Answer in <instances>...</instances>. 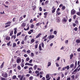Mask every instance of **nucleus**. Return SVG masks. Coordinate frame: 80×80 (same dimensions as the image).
I'll return each mask as SVG.
<instances>
[{
  "instance_id": "53",
  "label": "nucleus",
  "mask_w": 80,
  "mask_h": 80,
  "mask_svg": "<svg viewBox=\"0 0 80 80\" xmlns=\"http://www.w3.org/2000/svg\"><path fill=\"white\" fill-rule=\"evenodd\" d=\"M71 77L72 78V79H74V78H75V75H72L71 76Z\"/></svg>"
},
{
  "instance_id": "4",
  "label": "nucleus",
  "mask_w": 80,
  "mask_h": 80,
  "mask_svg": "<svg viewBox=\"0 0 80 80\" xmlns=\"http://www.w3.org/2000/svg\"><path fill=\"white\" fill-rule=\"evenodd\" d=\"M75 13H76V11L75 10H74L73 9H72L71 11V15H74L75 14Z\"/></svg>"
},
{
  "instance_id": "11",
  "label": "nucleus",
  "mask_w": 80,
  "mask_h": 80,
  "mask_svg": "<svg viewBox=\"0 0 80 80\" xmlns=\"http://www.w3.org/2000/svg\"><path fill=\"white\" fill-rule=\"evenodd\" d=\"M57 22H60V17H58L57 18Z\"/></svg>"
},
{
  "instance_id": "61",
  "label": "nucleus",
  "mask_w": 80,
  "mask_h": 80,
  "mask_svg": "<svg viewBox=\"0 0 80 80\" xmlns=\"http://www.w3.org/2000/svg\"><path fill=\"white\" fill-rule=\"evenodd\" d=\"M48 14V12H45L44 13V15H47Z\"/></svg>"
},
{
  "instance_id": "25",
  "label": "nucleus",
  "mask_w": 80,
  "mask_h": 80,
  "mask_svg": "<svg viewBox=\"0 0 80 80\" xmlns=\"http://www.w3.org/2000/svg\"><path fill=\"white\" fill-rule=\"evenodd\" d=\"M16 45H17V44H16V43H14L13 44V47H16Z\"/></svg>"
},
{
  "instance_id": "1",
  "label": "nucleus",
  "mask_w": 80,
  "mask_h": 80,
  "mask_svg": "<svg viewBox=\"0 0 80 80\" xmlns=\"http://www.w3.org/2000/svg\"><path fill=\"white\" fill-rule=\"evenodd\" d=\"M2 75L4 78H7L8 77V74L6 72L2 73Z\"/></svg>"
},
{
  "instance_id": "18",
  "label": "nucleus",
  "mask_w": 80,
  "mask_h": 80,
  "mask_svg": "<svg viewBox=\"0 0 80 80\" xmlns=\"http://www.w3.org/2000/svg\"><path fill=\"white\" fill-rule=\"evenodd\" d=\"M74 66V64H72L70 65V68H73Z\"/></svg>"
},
{
  "instance_id": "7",
  "label": "nucleus",
  "mask_w": 80,
  "mask_h": 80,
  "mask_svg": "<svg viewBox=\"0 0 80 80\" xmlns=\"http://www.w3.org/2000/svg\"><path fill=\"white\" fill-rule=\"evenodd\" d=\"M34 42H35V40L33 38L30 41V44H32V43H34Z\"/></svg>"
},
{
  "instance_id": "36",
  "label": "nucleus",
  "mask_w": 80,
  "mask_h": 80,
  "mask_svg": "<svg viewBox=\"0 0 80 80\" xmlns=\"http://www.w3.org/2000/svg\"><path fill=\"white\" fill-rule=\"evenodd\" d=\"M47 35H46L45 36H44V37H43L42 39H45V38H47Z\"/></svg>"
},
{
  "instance_id": "19",
  "label": "nucleus",
  "mask_w": 80,
  "mask_h": 80,
  "mask_svg": "<svg viewBox=\"0 0 80 80\" xmlns=\"http://www.w3.org/2000/svg\"><path fill=\"white\" fill-rule=\"evenodd\" d=\"M17 68L19 70H21V67H20V66L19 65L18 66Z\"/></svg>"
},
{
  "instance_id": "21",
  "label": "nucleus",
  "mask_w": 80,
  "mask_h": 80,
  "mask_svg": "<svg viewBox=\"0 0 80 80\" xmlns=\"http://www.w3.org/2000/svg\"><path fill=\"white\" fill-rule=\"evenodd\" d=\"M21 33H22V32H20L19 33H18L17 35V37H18V36H19V35H21Z\"/></svg>"
},
{
  "instance_id": "2",
  "label": "nucleus",
  "mask_w": 80,
  "mask_h": 80,
  "mask_svg": "<svg viewBox=\"0 0 80 80\" xmlns=\"http://www.w3.org/2000/svg\"><path fill=\"white\" fill-rule=\"evenodd\" d=\"M22 62V59L20 58H18L17 59V63H20Z\"/></svg>"
},
{
  "instance_id": "57",
  "label": "nucleus",
  "mask_w": 80,
  "mask_h": 80,
  "mask_svg": "<svg viewBox=\"0 0 80 80\" xmlns=\"http://www.w3.org/2000/svg\"><path fill=\"white\" fill-rule=\"evenodd\" d=\"M53 34H54V35H56V34H57V31H55L53 32Z\"/></svg>"
},
{
  "instance_id": "10",
  "label": "nucleus",
  "mask_w": 80,
  "mask_h": 80,
  "mask_svg": "<svg viewBox=\"0 0 80 80\" xmlns=\"http://www.w3.org/2000/svg\"><path fill=\"white\" fill-rule=\"evenodd\" d=\"M39 48L40 51H41L42 50V46H41V44H39Z\"/></svg>"
},
{
  "instance_id": "44",
  "label": "nucleus",
  "mask_w": 80,
  "mask_h": 80,
  "mask_svg": "<svg viewBox=\"0 0 80 80\" xmlns=\"http://www.w3.org/2000/svg\"><path fill=\"white\" fill-rule=\"evenodd\" d=\"M40 22L36 23V26H37H37H39V25H40Z\"/></svg>"
},
{
  "instance_id": "32",
  "label": "nucleus",
  "mask_w": 80,
  "mask_h": 80,
  "mask_svg": "<svg viewBox=\"0 0 80 80\" xmlns=\"http://www.w3.org/2000/svg\"><path fill=\"white\" fill-rule=\"evenodd\" d=\"M21 67L23 68V67H24V64H23V63H22L21 64Z\"/></svg>"
},
{
  "instance_id": "15",
  "label": "nucleus",
  "mask_w": 80,
  "mask_h": 80,
  "mask_svg": "<svg viewBox=\"0 0 80 80\" xmlns=\"http://www.w3.org/2000/svg\"><path fill=\"white\" fill-rule=\"evenodd\" d=\"M11 22L10 21L7 22V23H5V25H9V24H11Z\"/></svg>"
},
{
  "instance_id": "30",
  "label": "nucleus",
  "mask_w": 80,
  "mask_h": 80,
  "mask_svg": "<svg viewBox=\"0 0 80 80\" xmlns=\"http://www.w3.org/2000/svg\"><path fill=\"white\" fill-rule=\"evenodd\" d=\"M74 30H75V31H77L78 30V28H77V27H75V28L73 29Z\"/></svg>"
},
{
  "instance_id": "49",
  "label": "nucleus",
  "mask_w": 80,
  "mask_h": 80,
  "mask_svg": "<svg viewBox=\"0 0 80 80\" xmlns=\"http://www.w3.org/2000/svg\"><path fill=\"white\" fill-rule=\"evenodd\" d=\"M31 57H34V54L33 52H31Z\"/></svg>"
},
{
  "instance_id": "45",
  "label": "nucleus",
  "mask_w": 80,
  "mask_h": 80,
  "mask_svg": "<svg viewBox=\"0 0 80 80\" xmlns=\"http://www.w3.org/2000/svg\"><path fill=\"white\" fill-rule=\"evenodd\" d=\"M29 66H31V67H33V64L29 63Z\"/></svg>"
},
{
  "instance_id": "54",
  "label": "nucleus",
  "mask_w": 80,
  "mask_h": 80,
  "mask_svg": "<svg viewBox=\"0 0 80 80\" xmlns=\"http://www.w3.org/2000/svg\"><path fill=\"white\" fill-rule=\"evenodd\" d=\"M36 9V6H35L33 9V11H35V10Z\"/></svg>"
},
{
  "instance_id": "42",
  "label": "nucleus",
  "mask_w": 80,
  "mask_h": 80,
  "mask_svg": "<svg viewBox=\"0 0 80 80\" xmlns=\"http://www.w3.org/2000/svg\"><path fill=\"white\" fill-rule=\"evenodd\" d=\"M31 28H33V27H34V25H33V24H32L31 26Z\"/></svg>"
},
{
  "instance_id": "43",
  "label": "nucleus",
  "mask_w": 80,
  "mask_h": 80,
  "mask_svg": "<svg viewBox=\"0 0 80 80\" xmlns=\"http://www.w3.org/2000/svg\"><path fill=\"white\" fill-rule=\"evenodd\" d=\"M23 19V17H22H22H21L19 18V21H22V19Z\"/></svg>"
},
{
  "instance_id": "60",
  "label": "nucleus",
  "mask_w": 80,
  "mask_h": 80,
  "mask_svg": "<svg viewBox=\"0 0 80 80\" xmlns=\"http://www.w3.org/2000/svg\"><path fill=\"white\" fill-rule=\"evenodd\" d=\"M75 23H76V24H78V22L77 20L75 21Z\"/></svg>"
},
{
  "instance_id": "40",
  "label": "nucleus",
  "mask_w": 80,
  "mask_h": 80,
  "mask_svg": "<svg viewBox=\"0 0 80 80\" xmlns=\"http://www.w3.org/2000/svg\"><path fill=\"white\" fill-rule=\"evenodd\" d=\"M41 45H42V48H43V47H44V43H43V42H42L41 43Z\"/></svg>"
},
{
  "instance_id": "50",
  "label": "nucleus",
  "mask_w": 80,
  "mask_h": 80,
  "mask_svg": "<svg viewBox=\"0 0 80 80\" xmlns=\"http://www.w3.org/2000/svg\"><path fill=\"white\" fill-rule=\"evenodd\" d=\"M48 1H47L45 2V4L47 5V4H48Z\"/></svg>"
},
{
  "instance_id": "62",
  "label": "nucleus",
  "mask_w": 80,
  "mask_h": 80,
  "mask_svg": "<svg viewBox=\"0 0 80 80\" xmlns=\"http://www.w3.org/2000/svg\"><path fill=\"white\" fill-rule=\"evenodd\" d=\"M33 19H31V20H30V23H32L33 22Z\"/></svg>"
},
{
  "instance_id": "13",
  "label": "nucleus",
  "mask_w": 80,
  "mask_h": 80,
  "mask_svg": "<svg viewBox=\"0 0 80 80\" xmlns=\"http://www.w3.org/2000/svg\"><path fill=\"white\" fill-rule=\"evenodd\" d=\"M76 42L77 43H80V39H77L76 40Z\"/></svg>"
},
{
  "instance_id": "39",
  "label": "nucleus",
  "mask_w": 80,
  "mask_h": 80,
  "mask_svg": "<svg viewBox=\"0 0 80 80\" xmlns=\"http://www.w3.org/2000/svg\"><path fill=\"white\" fill-rule=\"evenodd\" d=\"M16 53L17 54H19L20 53V51L19 50H18L16 52Z\"/></svg>"
},
{
  "instance_id": "24",
  "label": "nucleus",
  "mask_w": 80,
  "mask_h": 80,
  "mask_svg": "<svg viewBox=\"0 0 80 80\" xmlns=\"http://www.w3.org/2000/svg\"><path fill=\"white\" fill-rule=\"evenodd\" d=\"M73 57V55L71 54L70 55V59H72V57Z\"/></svg>"
},
{
  "instance_id": "28",
  "label": "nucleus",
  "mask_w": 80,
  "mask_h": 80,
  "mask_svg": "<svg viewBox=\"0 0 80 80\" xmlns=\"http://www.w3.org/2000/svg\"><path fill=\"white\" fill-rule=\"evenodd\" d=\"M17 77V76L16 75L13 76L12 77L13 79H15Z\"/></svg>"
},
{
  "instance_id": "46",
  "label": "nucleus",
  "mask_w": 80,
  "mask_h": 80,
  "mask_svg": "<svg viewBox=\"0 0 80 80\" xmlns=\"http://www.w3.org/2000/svg\"><path fill=\"white\" fill-rule=\"evenodd\" d=\"M22 26L23 27H25V23H23Z\"/></svg>"
},
{
  "instance_id": "37",
  "label": "nucleus",
  "mask_w": 80,
  "mask_h": 80,
  "mask_svg": "<svg viewBox=\"0 0 80 80\" xmlns=\"http://www.w3.org/2000/svg\"><path fill=\"white\" fill-rule=\"evenodd\" d=\"M12 67L13 68H15V67H17V64H16L13 65L12 66Z\"/></svg>"
},
{
  "instance_id": "56",
  "label": "nucleus",
  "mask_w": 80,
  "mask_h": 80,
  "mask_svg": "<svg viewBox=\"0 0 80 80\" xmlns=\"http://www.w3.org/2000/svg\"><path fill=\"white\" fill-rule=\"evenodd\" d=\"M77 15H78V16H80V12H77Z\"/></svg>"
},
{
  "instance_id": "23",
  "label": "nucleus",
  "mask_w": 80,
  "mask_h": 80,
  "mask_svg": "<svg viewBox=\"0 0 80 80\" xmlns=\"http://www.w3.org/2000/svg\"><path fill=\"white\" fill-rule=\"evenodd\" d=\"M37 67V65H35V66L34 67V70H36Z\"/></svg>"
},
{
  "instance_id": "51",
  "label": "nucleus",
  "mask_w": 80,
  "mask_h": 80,
  "mask_svg": "<svg viewBox=\"0 0 80 80\" xmlns=\"http://www.w3.org/2000/svg\"><path fill=\"white\" fill-rule=\"evenodd\" d=\"M65 69H66V67H63L62 68V71H63L64 70H65Z\"/></svg>"
},
{
  "instance_id": "20",
  "label": "nucleus",
  "mask_w": 80,
  "mask_h": 80,
  "mask_svg": "<svg viewBox=\"0 0 80 80\" xmlns=\"http://www.w3.org/2000/svg\"><path fill=\"white\" fill-rule=\"evenodd\" d=\"M13 31H12L10 33V36H12V35H13Z\"/></svg>"
},
{
  "instance_id": "55",
  "label": "nucleus",
  "mask_w": 80,
  "mask_h": 80,
  "mask_svg": "<svg viewBox=\"0 0 80 80\" xmlns=\"http://www.w3.org/2000/svg\"><path fill=\"white\" fill-rule=\"evenodd\" d=\"M72 25H73V27H75V26H76V24L75 23H73Z\"/></svg>"
},
{
  "instance_id": "17",
  "label": "nucleus",
  "mask_w": 80,
  "mask_h": 80,
  "mask_svg": "<svg viewBox=\"0 0 80 80\" xmlns=\"http://www.w3.org/2000/svg\"><path fill=\"white\" fill-rule=\"evenodd\" d=\"M33 76H31L29 78V80H33Z\"/></svg>"
},
{
  "instance_id": "12",
  "label": "nucleus",
  "mask_w": 80,
  "mask_h": 80,
  "mask_svg": "<svg viewBox=\"0 0 80 80\" xmlns=\"http://www.w3.org/2000/svg\"><path fill=\"white\" fill-rule=\"evenodd\" d=\"M55 10H56V8H54L52 11V13H54L55 12Z\"/></svg>"
},
{
  "instance_id": "31",
  "label": "nucleus",
  "mask_w": 80,
  "mask_h": 80,
  "mask_svg": "<svg viewBox=\"0 0 80 80\" xmlns=\"http://www.w3.org/2000/svg\"><path fill=\"white\" fill-rule=\"evenodd\" d=\"M10 24H8V25H6L5 26V28H7V27H10Z\"/></svg>"
},
{
  "instance_id": "63",
  "label": "nucleus",
  "mask_w": 80,
  "mask_h": 80,
  "mask_svg": "<svg viewBox=\"0 0 80 80\" xmlns=\"http://www.w3.org/2000/svg\"><path fill=\"white\" fill-rule=\"evenodd\" d=\"M60 77H58L57 78V80H60Z\"/></svg>"
},
{
  "instance_id": "47",
  "label": "nucleus",
  "mask_w": 80,
  "mask_h": 80,
  "mask_svg": "<svg viewBox=\"0 0 80 80\" xmlns=\"http://www.w3.org/2000/svg\"><path fill=\"white\" fill-rule=\"evenodd\" d=\"M73 18L74 19V20H75V18H76V15H75L73 16Z\"/></svg>"
},
{
  "instance_id": "34",
  "label": "nucleus",
  "mask_w": 80,
  "mask_h": 80,
  "mask_svg": "<svg viewBox=\"0 0 80 80\" xmlns=\"http://www.w3.org/2000/svg\"><path fill=\"white\" fill-rule=\"evenodd\" d=\"M38 44H36L35 45V49H37V48H38Z\"/></svg>"
},
{
  "instance_id": "58",
  "label": "nucleus",
  "mask_w": 80,
  "mask_h": 80,
  "mask_svg": "<svg viewBox=\"0 0 80 80\" xmlns=\"http://www.w3.org/2000/svg\"><path fill=\"white\" fill-rule=\"evenodd\" d=\"M33 61V60L32 59H31L29 61V63H32V61Z\"/></svg>"
},
{
  "instance_id": "27",
  "label": "nucleus",
  "mask_w": 80,
  "mask_h": 80,
  "mask_svg": "<svg viewBox=\"0 0 80 80\" xmlns=\"http://www.w3.org/2000/svg\"><path fill=\"white\" fill-rule=\"evenodd\" d=\"M22 77L20 78V80H23V78L24 76L22 75V76H21Z\"/></svg>"
},
{
  "instance_id": "35",
  "label": "nucleus",
  "mask_w": 80,
  "mask_h": 80,
  "mask_svg": "<svg viewBox=\"0 0 80 80\" xmlns=\"http://www.w3.org/2000/svg\"><path fill=\"white\" fill-rule=\"evenodd\" d=\"M47 35H46L45 36H44V37H43L42 39H45V38H47Z\"/></svg>"
},
{
  "instance_id": "9",
  "label": "nucleus",
  "mask_w": 80,
  "mask_h": 80,
  "mask_svg": "<svg viewBox=\"0 0 80 80\" xmlns=\"http://www.w3.org/2000/svg\"><path fill=\"white\" fill-rule=\"evenodd\" d=\"M15 39V38H16V34H15L14 35H12V36L11 37V39H12L13 38Z\"/></svg>"
},
{
  "instance_id": "33",
  "label": "nucleus",
  "mask_w": 80,
  "mask_h": 80,
  "mask_svg": "<svg viewBox=\"0 0 80 80\" xmlns=\"http://www.w3.org/2000/svg\"><path fill=\"white\" fill-rule=\"evenodd\" d=\"M39 11L40 12H42V8L41 7H39Z\"/></svg>"
},
{
  "instance_id": "64",
  "label": "nucleus",
  "mask_w": 80,
  "mask_h": 80,
  "mask_svg": "<svg viewBox=\"0 0 80 80\" xmlns=\"http://www.w3.org/2000/svg\"><path fill=\"white\" fill-rule=\"evenodd\" d=\"M78 52H80V48L77 49Z\"/></svg>"
},
{
  "instance_id": "38",
  "label": "nucleus",
  "mask_w": 80,
  "mask_h": 80,
  "mask_svg": "<svg viewBox=\"0 0 80 80\" xmlns=\"http://www.w3.org/2000/svg\"><path fill=\"white\" fill-rule=\"evenodd\" d=\"M11 42L10 41H9V42H8L7 44V45H8V46H9L10 45Z\"/></svg>"
},
{
  "instance_id": "6",
  "label": "nucleus",
  "mask_w": 80,
  "mask_h": 80,
  "mask_svg": "<svg viewBox=\"0 0 80 80\" xmlns=\"http://www.w3.org/2000/svg\"><path fill=\"white\" fill-rule=\"evenodd\" d=\"M42 33H39L37 36L36 37V38H39V37H40V36H41V35H42Z\"/></svg>"
},
{
  "instance_id": "22",
  "label": "nucleus",
  "mask_w": 80,
  "mask_h": 80,
  "mask_svg": "<svg viewBox=\"0 0 80 80\" xmlns=\"http://www.w3.org/2000/svg\"><path fill=\"white\" fill-rule=\"evenodd\" d=\"M51 65V62H49L48 64V67H50Z\"/></svg>"
},
{
  "instance_id": "48",
  "label": "nucleus",
  "mask_w": 80,
  "mask_h": 80,
  "mask_svg": "<svg viewBox=\"0 0 80 80\" xmlns=\"http://www.w3.org/2000/svg\"><path fill=\"white\" fill-rule=\"evenodd\" d=\"M16 19V18H14L12 19L13 22H15V19Z\"/></svg>"
},
{
  "instance_id": "8",
  "label": "nucleus",
  "mask_w": 80,
  "mask_h": 80,
  "mask_svg": "<svg viewBox=\"0 0 80 80\" xmlns=\"http://www.w3.org/2000/svg\"><path fill=\"white\" fill-rule=\"evenodd\" d=\"M4 63H5V62H3L2 63V65L0 66V68L2 69L3 67V66L4 65Z\"/></svg>"
},
{
  "instance_id": "26",
  "label": "nucleus",
  "mask_w": 80,
  "mask_h": 80,
  "mask_svg": "<svg viewBox=\"0 0 80 80\" xmlns=\"http://www.w3.org/2000/svg\"><path fill=\"white\" fill-rule=\"evenodd\" d=\"M62 10H64L65 9V6H63L62 7Z\"/></svg>"
},
{
  "instance_id": "52",
  "label": "nucleus",
  "mask_w": 80,
  "mask_h": 80,
  "mask_svg": "<svg viewBox=\"0 0 80 80\" xmlns=\"http://www.w3.org/2000/svg\"><path fill=\"white\" fill-rule=\"evenodd\" d=\"M37 19L36 18H33V21H37Z\"/></svg>"
},
{
  "instance_id": "41",
  "label": "nucleus",
  "mask_w": 80,
  "mask_h": 80,
  "mask_svg": "<svg viewBox=\"0 0 80 80\" xmlns=\"http://www.w3.org/2000/svg\"><path fill=\"white\" fill-rule=\"evenodd\" d=\"M27 52L28 53H31V51L30 50H28L27 51Z\"/></svg>"
},
{
  "instance_id": "29",
  "label": "nucleus",
  "mask_w": 80,
  "mask_h": 80,
  "mask_svg": "<svg viewBox=\"0 0 80 80\" xmlns=\"http://www.w3.org/2000/svg\"><path fill=\"white\" fill-rule=\"evenodd\" d=\"M69 68L70 67H69V66H67V67H66V69H67V70H69Z\"/></svg>"
},
{
  "instance_id": "59",
  "label": "nucleus",
  "mask_w": 80,
  "mask_h": 80,
  "mask_svg": "<svg viewBox=\"0 0 80 80\" xmlns=\"http://www.w3.org/2000/svg\"><path fill=\"white\" fill-rule=\"evenodd\" d=\"M27 39V35H26L24 38V40H26Z\"/></svg>"
},
{
  "instance_id": "16",
  "label": "nucleus",
  "mask_w": 80,
  "mask_h": 80,
  "mask_svg": "<svg viewBox=\"0 0 80 80\" xmlns=\"http://www.w3.org/2000/svg\"><path fill=\"white\" fill-rule=\"evenodd\" d=\"M46 78H50V75L49 74H47L46 77Z\"/></svg>"
},
{
  "instance_id": "3",
  "label": "nucleus",
  "mask_w": 80,
  "mask_h": 80,
  "mask_svg": "<svg viewBox=\"0 0 80 80\" xmlns=\"http://www.w3.org/2000/svg\"><path fill=\"white\" fill-rule=\"evenodd\" d=\"M63 20L64 22H67L68 20V17H67V16H66L65 18H63Z\"/></svg>"
},
{
  "instance_id": "5",
  "label": "nucleus",
  "mask_w": 80,
  "mask_h": 80,
  "mask_svg": "<svg viewBox=\"0 0 80 80\" xmlns=\"http://www.w3.org/2000/svg\"><path fill=\"white\" fill-rule=\"evenodd\" d=\"M54 37V35H50L49 37V40H51V38H53Z\"/></svg>"
},
{
  "instance_id": "14",
  "label": "nucleus",
  "mask_w": 80,
  "mask_h": 80,
  "mask_svg": "<svg viewBox=\"0 0 80 80\" xmlns=\"http://www.w3.org/2000/svg\"><path fill=\"white\" fill-rule=\"evenodd\" d=\"M6 40H10V37L8 36H7L6 38Z\"/></svg>"
}]
</instances>
